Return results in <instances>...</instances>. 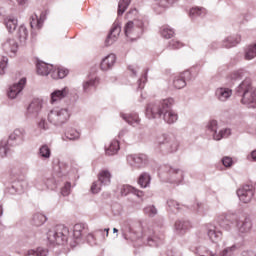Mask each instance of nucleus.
I'll return each instance as SVG.
<instances>
[{"label":"nucleus","mask_w":256,"mask_h":256,"mask_svg":"<svg viewBox=\"0 0 256 256\" xmlns=\"http://www.w3.org/2000/svg\"><path fill=\"white\" fill-rule=\"evenodd\" d=\"M222 165H224V167H232L233 165V158L229 157V156H225L222 158Z\"/></svg>","instance_id":"obj_59"},{"label":"nucleus","mask_w":256,"mask_h":256,"mask_svg":"<svg viewBox=\"0 0 256 256\" xmlns=\"http://www.w3.org/2000/svg\"><path fill=\"white\" fill-rule=\"evenodd\" d=\"M38 128L41 131H48L49 129V123H47V120L45 118H41L40 121L38 122Z\"/></svg>","instance_id":"obj_57"},{"label":"nucleus","mask_w":256,"mask_h":256,"mask_svg":"<svg viewBox=\"0 0 256 256\" xmlns=\"http://www.w3.org/2000/svg\"><path fill=\"white\" fill-rule=\"evenodd\" d=\"M127 161L135 169H143L149 165V157L146 154H131L127 156Z\"/></svg>","instance_id":"obj_12"},{"label":"nucleus","mask_w":256,"mask_h":256,"mask_svg":"<svg viewBox=\"0 0 256 256\" xmlns=\"http://www.w3.org/2000/svg\"><path fill=\"white\" fill-rule=\"evenodd\" d=\"M25 85H27V78H22L18 83L12 85L8 90L9 99H17V95L25 89Z\"/></svg>","instance_id":"obj_19"},{"label":"nucleus","mask_w":256,"mask_h":256,"mask_svg":"<svg viewBox=\"0 0 256 256\" xmlns=\"http://www.w3.org/2000/svg\"><path fill=\"white\" fill-rule=\"evenodd\" d=\"M99 85L98 77H90L82 84L84 93H91V89H95Z\"/></svg>","instance_id":"obj_25"},{"label":"nucleus","mask_w":256,"mask_h":256,"mask_svg":"<svg viewBox=\"0 0 256 256\" xmlns=\"http://www.w3.org/2000/svg\"><path fill=\"white\" fill-rule=\"evenodd\" d=\"M65 137L69 139V141H77L81 137V133L74 128H70L66 131Z\"/></svg>","instance_id":"obj_44"},{"label":"nucleus","mask_w":256,"mask_h":256,"mask_svg":"<svg viewBox=\"0 0 256 256\" xmlns=\"http://www.w3.org/2000/svg\"><path fill=\"white\" fill-rule=\"evenodd\" d=\"M18 20L15 16H8L5 19V25L6 28L8 29L9 33H13V31H15L17 29V25H18Z\"/></svg>","instance_id":"obj_34"},{"label":"nucleus","mask_w":256,"mask_h":256,"mask_svg":"<svg viewBox=\"0 0 256 256\" xmlns=\"http://www.w3.org/2000/svg\"><path fill=\"white\" fill-rule=\"evenodd\" d=\"M17 37L20 43H25L27 41V37H29V31L25 25H21L17 31Z\"/></svg>","instance_id":"obj_42"},{"label":"nucleus","mask_w":256,"mask_h":256,"mask_svg":"<svg viewBox=\"0 0 256 256\" xmlns=\"http://www.w3.org/2000/svg\"><path fill=\"white\" fill-rule=\"evenodd\" d=\"M206 133L209 137H212L214 141H221L231 135V129L225 128L219 130V124L217 120H210L206 125Z\"/></svg>","instance_id":"obj_7"},{"label":"nucleus","mask_w":256,"mask_h":256,"mask_svg":"<svg viewBox=\"0 0 256 256\" xmlns=\"http://www.w3.org/2000/svg\"><path fill=\"white\" fill-rule=\"evenodd\" d=\"M111 172L107 169L101 170L98 173V181L100 185H103L104 187H107V185H111Z\"/></svg>","instance_id":"obj_26"},{"label":"nucleus","mask_w":256,"mask_h":256,"mask_svg":"<svg viewBox=\"0 0 256 256\" xmlns=\"http://www.w3.org/2000/svg\"><path fill=\"white\" fill-rule=\"evenodd\" d=\"M96 237H101L102 241H105L109 237V228L96 230Z\"/></svg>","instance_id":"obj_52"},{"label":"nucleus","mask_w":256,"mask_h":256,"mask_svg":"<svg viewBox=\"0 0 256 256\" xmlns=\"http://www.w3.org/2000/svg\"><path fill=\"white\" fill-rule=\"evenodd\" d=\"M69 75V70L67 68L58 67L52 71V79H65V76Z\"/></svg>","instance_id":"obj_36"},{"label":"nucleus","mask_w":256,"mask_h":256,"mask_svg":"<svg viewBox=\"0 0 256 256\" xmlns=\"http://www.w3.org/2000/svg\"><path fill=\"white\" fill-rule=\"evenodd\" d=\"M242 256H256V253L251 250H245L242 252Z\"/></svg>","instance_id":"obj_64"},{"label":"nucleus","mask_w":256,"mask_h":256,"mask_svg":"<svg viewBox=\"0 0 256 256\" xmlns=\"http://www.w3.org/2000/svg\"><path fill=\"white\" fill-rule=\"evenodd\" d=\"M30 26L32 29H41L43 27V18L33 14L30 18Z\"/></svg>","instance_id":"obj_38"},{"label":"nucleus","mask_w":256,"mask_h":256,"mask_svg":"<svg viewBox=\"0 0 256 256\" xmlns=\"http://www.w3.org/2000/svg\"><path fill=\"white\" fill-rule=\"evenodd\" d=\"M47 239L49 245H65L69 241V228L59 224L47 232Z\"/></svg>","instance_id":"obj_4"},{"label":"nucleus","mask_w":256,"mask_h":256,"mask_svg":"<svg viewBox=\"0 0 256 256\" xmlns=\"http://www.w3.org/2000/svg\"><path fill=\"white\" fill-rule=\"evenodd\" d=\"M120 147H119V141L117 140H113L109 147L105 149V153L106 155H117V152L119 151Z\"/></svg>","instance_id":"obj_41"},{"label":"nucleus","mask_w":256,"mask_h":256,"mask_svg":"<svg viewBox=\"0 0 256 256\" xmlns=\"http://www.w3.org/2000/svg\"><path fill=\"white\" fill-rule=\"evenodd\" d=\"M256 57V42L254 44H250L244 50V59L246 61H252Z\"/></svg>","instance_id":"obj_32"},{"label":"nucleus","mask_w":256,"mask_h":256,"mask_svg":"<svg viewBox=\"0 0 256 256\" xmlns=\"http://www.w3.org/2000/svg\"><path fill=\"white\" fill-rule=\"evenodd\" d=\"M47 221V217L41 213H36L32 218V225L35 227H41Z\"/></svg>","instance_id":"obj_40"},{"label":"nucleus","mask_w":256,"mask_h":256,"mask_svg":"<svg viewBox=\"0 0 256 256\" xmlns=\"http://www.w3.org/2000/svg\"><path fill=\"white\" fill-rule=\"evenodd\" d=\"M120 34H121V24L119 23V21H115L112 26V29L110 30V33L108 34L105 40L106 47H111V45H113V43L117 41Z\"/></svg>","instance_id":"obj_16"},{"label":"nucleus","mask_w":256,"mask_h":256,"mask_svg":"<svg viewBox=\"0 0 256 256\" xmlns=\"http://www.w3.org/2000/svg\"><path fill=\"white\" fill-rule=\"evenodd\" d=\"M169 49H181L183 47V43L178 40H171L168 45Z\"/></svg>","instance_id":"obj_58"},{"label":"nucleus","mask_w":256,"mask_h":256,"mask_svg":"<svg viewBox=\"0 0 256 256\" xmlns=\"http://www.w3.org/2000/svg\"><path fill=\"white\" fill-rule=\"evenodd\" d=\"M237 195L242 203H251V199L255 196V187L244 185L237 190Z\"/></svg>","instance_id":"obj_13"},{"label":"nucleus","mask_w":256,"mask_h":256,"mask_svg":"<svg viewBox=\"0 0 256 256\" xmlns=\"http://www.w3.org/2000/svg\"><path fill=\"white\" fill-rule=\"evenodd\" d=\"M122 119L128 123V125H132V127H137L140 123L139 114L131 113V114H121Z\"/></svg>","instance_id":"obj_29"},{"label":"nucleus","mask_w":256,"mask_h":256,"mask_svg":"<svg viewBox=\"0 0 256 256\" xmlns=\"http://www.w3.org/2000/svg\"><path fill=\"white\" fill-rule=\"evenodd\" d=\"M239 43H241V35L228 36L222 41V47L231 49V47H236Z\"/></svg>","instance_id":"obj_24"},{"label":"nucleus","mask_w":256,"mask_h":256,"mask_svg":"<svg viewBox=\"0 0 256 256\" xmlns=\"http://www.w3.org/2000/svg\"><path fill=\"white\" fill-rule=\"evenodd\" d=\"M2 48L5 53H8L9 55H15L17 53V50L19 49V44H17V41H15V39L8 38L2 44Z\"/></svg>","instance_id":"obj_22"},{"label":"nucleus","mask_w":256,"mask_h":256,"mask_svg":"<svg viewBox=\"0 0 256 256\" xmlns=\"http://www.w3.org/2000/svg\"><path fill=\"white\" fill-rule=\"evenodd\" d=\"M43 107V101L40 99H34L27 107L26 117L33 119L39 115V111H41Z\"/></svg>","instance_id":"obj_17"},{"label":"nucleus","mask_w":256,"mask_h":256,"mask_svg":"<svg viewBox=\"0 0 256 256\" xmlns=\"http://www.w3.org/2000/svg\"><path fill=\"white\" fill-rule=\"evenodd\" d=\"M144 213L145 215H148V217H155V215L158 213V210L155 205H150L144 208Z\"/></svg>","instance_id":"obj_51"},{"label":"nucleus","mask_w":256,"mask_h":256,"mask_svg":"<svg viewBox=\"0 0 256 256\" xmlns=\"http://www.w3.org/2000/svg\"><path fill=\"white\" fill-rule=\"evenodd\" d=\"M147 82V71L144 75L138 80V89H143L145 87V83Z\"/></svg>","instance_id":"obj_60"},{"label":"nucleus","mask_w":256,"mask_h":256,"mask_svg":"<svg viewBox=\"0 0 256 256\" xmlns=\"http://www.w3.org/2000/svg\"><path fill=\"white\" fill-rule=\"evenodd\" d=\"M56 177L63 179V177H67L69 173V165L65 162H58L57 168H54Z\"/></svg>","instance_id":"obj_28"},{"label":"nucleus","mask_w":256,"mask_h":256,"mask_svg":"<svg viewBox=\"0 0 256 256\" xmlns=\"http://www.w3.org/2000/svg\"><path fill=\"white\" fill-rule=\"evenodd\" d=\"M207 15V9L203 7H193L190 9L189 16L191 19H197L198 17H205Z\"/></svg>","instance_id":"obj_33"},{"label":"nucleus","mask_w":256,"mask_h":256,"mask_svg":"<svg viewBox=\"0 0 256 256\" xmlns=\"http://www.w3.org/2000/svg\"><path fill=\"white\" fill-rule=\"evenodd\" d=\"M174 104L175 100L173 98L149 103L146 107L147 119H157V117H162L168 125L177 123L179 115L172 109Z\"/></svg>","instance_id":"obj_1"},{"label":"nucleus","mask_w":256,"mask_h":256,"mask_svg":"<svg viewBox=\"0 0 256 256\" xmlns=\"http://www.w3.org/2000/svg\"><path fill=\"white\" fill-rule=\"evenodd\" d=\"M34 187L38 191H55L59 187V180L55 179V176L51 175L46 177L42 182L35 180Z\"/></svg>","instance_id":"obj_10"},{"label":"nucleus","mask_w":256,"mask_h":256,"mask_svg":"<svg viewBox=\"0 0 256 256\" xmlns=\"http://www.w3.org/2000/svg\"><path fill=\"white\" fill-rule=\"evenodd\" d=\"M168 209L171 211H179V203L173 199L167 201Z\"/></svg>","instance_id":"obj_55"},{"label":"nucleus","mask_w":256,"mask_h":256,"mask_svg":"<svg viewBox=\"0 0 256 256\" xmlns=\"http://www.w3.org/2000/svg\"><path fill=\"white\" fill-rule=\"evenodd\" d=\"M191 79H193L191 71L186 70L174 77L173 86L175 87V89H183L187 87V81H191Z\"/></svg>","instance_id":"obj_14"},{"label":"nucleus","mask_w":256,"mask_h":256,"mask_svg":"<svg viewBox=\"0 0 256 256\" xmlns=\"http://www.w3.org/2000/svg\"><path fill=\"white\" fill-rule=\"evenodd\" d=\"M124 33L129 39H139L143 35V21L134 19L124 26Z\"/></svg>","instance_id":"obj_8"},{"label":"nucleus","mask_w":256,"mask_h":256,"mask_svg":"<svg viewBox=\"0 0 256 256\" xmlns=\"http://www.w3.org/2000/svg\"><path fill=\"white\" fill-rule=\"evenodd\" d=\"M27 137V131L23 128H16L8 137L6 142L10 147H21L25 143Z\"/></svg>","instance_id":"obj_9"},{"label":"nucleus","mask_w":256,"mask_h":256,"mask_svg":"<svg viewBox=\"0 0 256 256\" xmlns=\"http://www.w3.org/2000/svg\"><path fill=\"white\" fill-rule=\"evenodd\" d=\"M245 73L243 69L235 70L228 75V79L232 82L241 81L245 77Z\"/></svg>","instance_id":"obj_39"},{"label":"nucleus","mask_w":256,"mask_h":256,"mask_svg":"<svg viewBox=\"0 0 256 256\" xmlns=\"http://www.w3.org/2000/svg\"><path fill=\"white\" fill-rule=\"evenodd\" d=\"M177 0H153V10L157 15H161V13H165L173 3Z\"/></svg>","instance_id":"obj_18"},{"label":"nucleus","mask_w":256,"mask_h":256,"mask_svg":"<svg viewBox=\"0 0 256 256\" xmlns=\"http://www.w3.org/2000/svg\"><path fill=\"white\" fill-rule=\"evenodd\" d=\"M160 34L164 39H171V37L175 35V31L171 27L165 25L160 28Z\"/></svg>","instance_id":"obj_45"},{"label":"nucleus","mask_w":256,"mask_h":256,"mask_svg":"<svg viewBox=\"0 0 256 256\" xmlns=\"http://www.w3.org/2000/svg\"><path fill=\"white\" fill-rule=\"evenodd\" d=\"M206 235L212 243H219L223 239V232L213 224L206 226Z\"/></svg>","instance_id":"obj_15"},{"label":"nucleus","mask_w":256,"mask_h":256,"mask_svg":"<svg viewBox=\"0 0 256 256\" xmlns=\"http://www.w3.org/2000/svg\"><path fill=\"white\" fill-rule=\"evenodd\" d=\"M67 97H69V88L68 87H64L61 90H54L50 94V103H51V105H57V103H59V101H62V99H65Z\"/></svg>","instance_id":"obj_20"},{"label":"nucleus","mask_w":256,"mask_h":256,"mask_svg":"<svg viewBox=\"0 0 256 256\" xmlns=\"http://www.w3.org/2000/svg\"><path fill=\"white\" fill-rule=\"evenodd\" d=\"M231 95H233V90L227 87L217 88L215 91V97L218 101L225 103V101H229L231 99Z\"/></svg>","instance_id":"obj_21"},{"label":"nucleus","mask_w":256,"mask_h":256,"mask_svg":"<svg viewBox=\"0 0 256 256\" xmlns=\"http://www.w3.org/2000/svg\"><path fill=\"white\" fill-rule=\"evenodd\" d=\"M133 189H134V187H132V186L124 185V186H122L120 193L124 197H127V195H129V193H133Z\"/></svg>","instance_id":"obj_56"},{"label":"nucleus","mask_w":256,"mask_h":256,"mask_svg":"<svg viewBox=\"0 0 256 256\" xmlns=\"http://www.w3.org/2000/svg\"><path fill=\"white\" fill-rule=\"evenodd\" d=\"M164 173L166 175L167 181L170 183H181L185 177L183 170L175 168L170 165L164 166Z\"/></svg>","instance_id":"obj_11"},{"label":"nucleus","mask_w":256,"mask_h":256,"mask_svg":"<svg viewBox=\"0 0 256 256\" xmlns=\"http://www.w3.org/2000/svg\"><path fill=\"white\" fill-rule=\"evenodd\" d=\"M86 226L83 223H78L74 225L73 228V237L76 241H80V239L85 235Z\"/></svg>","instance_id":"obj_31"},{"label":"nucleus","mask_w":256,"mask_h":256,"mask_svg":"<svg viewBox=\"0 0 256 256\" xmlns=\"http://www.w3.org/2000/svg\"><path fill=\"white\" fill-rule=\"evenodd\" d=\"M36 69L38 75L47 76L53 70V65L47 64L45 62H38L36 64Z\"/></svg>","instance_id":"obj_30"},{"label":"nucleus","mask_w":256,"mask_h":256,"mask_svg":"<svg viewBox=\"0 0 256 256\" xmlns=\"http://www.w3.org/2000/svg\"><path fill=\"white\" fill-rule=\"evenodd\" d=\"M9 58L3 56L0 60V75H5V69H7V63Z\"/></svg>","instance_id":"obj_53"},{"label":"nucleus","mask_w":256,"mask_h":256,"mask_svg":"<svg viewBox=\"0 0 256 256\" xmlns=\"http://www.w3.org/2000/svg\"><path fill=\"white\" fill-rule=\"evenodd\" d=\"M101 187H103V185H101V182H94L91 186V191L92 193H99V191H101Z\"/></svg>","instance_id":"obj_61"},{"label":"nucleus","mask_w":256,"mask_h":256,"mask_svg":"<svg viewBox=\"0 0 256 256\" xmlns=\"http://www.w3.org/2000/svg\"><path fill=\"white\" fill-rule=\"evenodd\" d=\"M149 183H151V175L147 172L142 173L139 176L138 185H140L142 189H146V187H149Z\"/></svg>","instance_id":"obj_37"},{"label":"nucleus","mask_w":256,"mask_h":256,"mask_svg":"<svg viewBox=\"0 0 256 256\" xmlns=\"http://www.w3.org/2000/svg\"><path fill=\"white\" fill-rule=\"evenodd\" d=\"M156 145L164 155L177 153L179 150V142L173 135L162 134L156 138Z\"/></svg>","instance_id":"obj_5"},{"label":"nucleus","mask_w":256,"mask_h":256,"mask_svg":"<svg viewBox=\"0 0 256 256\" xmlns=\"http://www.w3.org/2000/svg\"><path fill=\"white\" fill-rule=\"evenodd\" d=\"M116 61L117 56H115V54H109L108 56L102 59L100 63V69L102 71H109V69L113 68V65H115Z\"/></svg>","instance_id":"obj_23"},{"label":"nucleus","mask_w":256,"mask_h":256,"mask_svg":"<svg viewBox=\"0 0 256 256\" xmlns=\"http://www.w3.org/2000/svg\"><path fill=\"white\" fill-rule=\"evenodd\" d=\"M129 5H131V0H120L118 3V15H123V13L127 11Z\"/></svg>","instance_id":"obj_50"},{"label":"nucleus","mask_w":256,"mask_h":256,"mask_svg":"<svg viewBox=\"0 0 256 256\" xmlns=\"http://www.w3.org/2000/svg\"><path fill=\"white\" fill-rule=\"evenodd\" d=\"M163 236L158 237L157 235L154 236H149L147 238L148 240V245L150 247H159V245H161V243H163Z\"/></svg>","instance_id":"obj_47"},{"label":"nucleus","mask_w":256,"mask_h":256,"mask_svg":"<svg viewBox=\"0 0 256 256\" xmlns=\"http://www.w3.org/2000/svg\"><path fill=\"white\" fill-rule=\"evenodd\" d=\"M11 147L7 140H2L0 142V157L3 159L4 157H7L9 151H11Z\"/></svg>","instance_id":"obj_46"},{"label":"nucleus","mask_w":256,"mask_h":256,"mask_svg":"<svg viewBox=\"0 0 256 256\" xmlns=\"http://www.w3.org/2000/svg\"><path fill=\"white\" fill-rule=\"evenodd\" d=\"M218 221L226 231H231V227L235 225L239 235H247L251 233L253 229V222L251 218L245 217L241 220V216L237 213H228L226 215H221L218 217Z\"/></svg>","instance_id":"obj_2"},{"label":"nucleus","mask_w":256,"mask_h":256,"mask_svg":"<svg viewBox=\"0 0 256 256\" xmlns=\"http://www.w3.org/2000/svg\"><path fill=\"white\" fill-rule=\"evenodd\" d=\"M175 229L179 235H185L191 229V222L185 220H178L175 222Z\"/></svg>","instance_id":"obj_27"},{"label":"nucleus","mask_w":256,"mask_h":256,"mask_svg":"<svg viewBox=\"0 0 256 256\" xmlns=\"http://www.w3.org/2000/svg\"><path fill=\"white\" fill-rule=\"evenodd\" d=\"M70 117L71 112H69V108L55 107L48 113V121L55 127L65 125Z\"/></svg>","instance_id":"obj_6"},{"label":"nucleus","mask_w":256,"mask_h":256,"mask_svg":"<svg viewBox=\"0 0 256 256\" xmlns=\"http://www.w3.org/2000/svg\"><path fill=\"white\" fill-rule=\"evenodd\" d=\"M128 237H129L130 241H137V239H141L142 234L141 233H136L133 230H131L129 232V236Z\"/></svg>","instance_id":"obj_62"},{"label":"nucleus","mask_w":256,"mask_h":256,"mask_svg":"<svg viewBox=\"0 0 256 256\" xmlns=\"http://www.w3.org/2000/svg\"><path fill=\"white\" fill-rule=\"evenodd\" d=\"M38 155L42 159H49L51 157V148H49V146L47 144L42 145L39 148Z\"/></svg>","instance_id":"obj_48"},{"label":"nucleus","mask_w":256,"mask_h":256,"mask_svg":"<svg viewBox=\"0 0 256 256\" xmlns=\"http://www.w3.org/2000/svg\"><path fill=\"white\" fill-rule=\"evenodd\" d=\"M12 189H15L16 193H23L25 189H27V181L21 180L18 182H14L12 185Z\"/></svg>","instance_id":"obj_49"},{"label":"nucleus","mask_w":256,"mask_h":256,"mask_svg":"<svg viewBox=\"0 0 256 256\" xmlns=\"http://www.w3.org/2000/svg\"><path fill=\"white\" fill-rule=\"evenodd\" d=\"M235 251H237V245H232L230 247L224 248L218 254L210 253V256H235Z\"/></svg>","instance_id":"obj_35"},{"label":"nucleus","mask_w":256,"mask_h":256,"mask_svg":"<svg viewBox=\"0 0 256 256\" xmlns=\"http://www.w3.org/2000/svg\"><path fill=\"white\" fill-rule=\"evenodd\" d=\"M238 97H241L242 105L256 109V88L253 87L251 78L243 80L235 89Z\"/></svg>","instance_id":"obj_3"},{"label":"nucleus","mask_w":256,"mask_h":256,"mask_svg":"<svg viewBox=\"0 0 256 256\" xmlns=\"http://www.w3.org/2000/svg\"><path fill=\"white\" fill-rule=\"evenodd\" d=\"M49 250L45 248H37V250H28L24 256H48Z\"/></svg>","instance_id":"obj_43"},{"label":"nucleus","mask_w":256,"mask_h":256,"mask_svg":"<svg viewBox=\"0 0 256 256\" xmlns=\"http://www.w3.org/2000/svg\"><path fill=\"white\" fill-rule=\"evenodd\" d=\"M63 197H69L71 195V182H66L64 187L61 189Z\"/></svg>","instance_id":"obj_54"},{"label":"nucleus","mask_w":256,"mask_h":256,"mask_svg":"<svg viewBox=\"0 0 256 256\" xmlns=\"http://www.w3.org/2000/svg\"><path fill=\"white\" fill-rule=\"evenodd\" d=\"M201 251H203V248H201V247L197 248L196 249L197 255H200V256H211V253H213V252H211L209 250H206L205 252H201Z\"/></svg>","instance_id":"obj_63"}]
</instances>
